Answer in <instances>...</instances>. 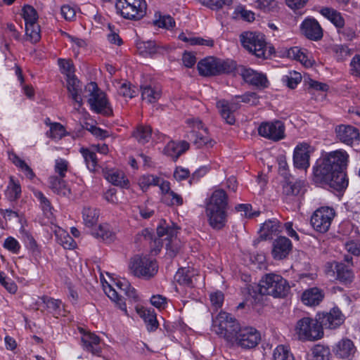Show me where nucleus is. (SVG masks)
Listing matches in <instances>:
<instances>
[{
  "label": "nucleus",
  "instance_id": "obj_42",
  "mask_svg": "<svg viewBox=\"0 0 360 360\" xmlns=\"http://www.w3.org/2000/svg\"><path fill=\"white\" fill-rule=\"evenodd\" d=\"M152 129L148 125H139L133 132V136L141 144H145L151 139Z\"/></svg>",
  "mask_w": 360,
  "mask_h": 360
},
{
  "label": "nucleus",
  "instance_id": "obj_21",
  "mask_svg": "<svg viewBox=\"0 0 360 360\" xmlns=\"http://www.w3.org/2000/svg\"><path fill=\"white\" fill-rule=\"evenodd\" d=\"M319 321L321 328L335 329L343 323L345 316L338 308H333L328 313L319 314Z\"/></svg>",
  "mask_w": 360,
  "mask_h": 360
},
{
  "label": "nucleus",
  "instance_id": "obj_47",
  "mask_svg": "<svg viewBox=\"0 0 360 360\" xmlns=\"http://www.w3.org/2000/svg\"><path fill=\"white\" fill-rule=\"evenodd\" d=\"M57 241L65 249L72 250L76 247V243L74 239L63 229H58L56 232Z\"/></svg>",
  "mask_w": 360,
  "mask_h": 360
},
{
  "label": "nucleus",
  "instance_id": "obj_41",
  "mask_svg": "<svg viewBox=\"0 0 360 360\" xmlns=\"http://www.w3.org/2000/svg\"><path fill=\"white\" fill-rule=\"evenodd\" d=\"M100 213L95 207H85L82 210V219L85 226L92 227L98 222Z\"/></svg>",
  "mask_w": 360,
  "mask_h": 360
},
{
  "label": "nucleus",
  "instance_id": "obj_26",
  "mask_svg": "<svg viewBox=\"0 0 360 360\" xmlns=\"http://www.w3.org/2000/svg\"><path fill=\"white\" fill-rule=\"evenodd\" d=\"M103 173L105 179L112 184L122 188H129V181L122 171L105 169L103 170Z\"/></svg>",
  "mask_w": 360,
  "mask_h": 360
},
{
  "label": "nucleus",
  "instance_id": "obj_46",
  "mask_svg": "<svg viewBox=\"0 0 360 360\" xmlns=\"http://www.w3.org/2000/svg\"><path fill=\"white\" fill-rule=\"evenodd\" d=\"M10 160L18 167L30 179H32L35 175L30 167L15 153L9 154Z\"/></svg>",
  "mask_w": 360,
  "mask_h": 360
},
{
  "label": "nucleus",
  "instance_id": "obj_33",
  "mask_svg": "<svg viewBox=\"0 0 360 360\" xmlns=\"http://www.w3.org/2000/svg\"><path fill=\"white\" fill-rule=\"evenodd\" d=\"M67 89L71 98L80 107L82 105V98L81 96L82 86L80 82L75 75L67 77Z\"/></svg>",
  "mask_w": 360,
  "mask_h": 360
},
{
  "label": "nucleus",
  "instance_id": "obj_17",
  "mask_svg": "<svg viewBox=\"0 0 360 360\" xmlns=\"http://www.w3.org/2000/svg\"><path fill=\"white\" fill-rule=\"evenodd\" d=\"M285 129L284 124L279 120L264 122L259 126L258 133L262 137L278 141L284 139Z\"/></svg>",
  "mask_w": 360,
  "mask_h": 360
},
{
  "label": "nucleus",
  "instance_id": "obj_36",
  "mask_svg": "<svg viewBox=\"0 0 360 360\" xmlns=\"http://www.w3.org/2000/svg\"><path fill=\"white\" fill-rule=\"evenodd\" d=\"M141 90L143 100L150 103L158 101L162 95L161 89L156 85H145L141 87Z\"/></svg>",
  "mask_w": 360,
  "mask_h": 360
},
{
  "label": "nucleus",
  "instance_id": "obj_50",
  "mask_svg": "<svg viewBox=\"0 0 360 360\" xmlns=\"http://www.w3.org/2000/svg\"><path fill=\"white\" fill-rule=\"evenodd\" d=\"M22 16L25 25L38 22L39 15L35 8L30 5H25L22 8Z\"/></svg>",
  "mask_w": 360,
  "mask_h": 360
},
{
  "label": "nucleus",
  "instance_id": "obj_15",
  "mask_svg": "<svg viewBox=\"0 0 360 360\" xmlns=\"http://www.w3.org/2000/svg\"><path fill=\"white\" fill-rule=\"evenodd\" d=\"M335 215V212L333 207H319L311 217V226L316 231L326 233L329 229Z\"/></svg>",
  "mask_w": 360,
  "mask_h": 360
},
{
  "label": "nucleus",
  "instance_id": "obj_22",
  "mask_svg": "<svg viewBox=\"0 0 360 360\" xmlns=\"http://www.w3.org/2000/svg\"><path fill=\"white\" fill-rule=\"evenodd\" d=\"M300 31L307 38L318 41L323 37V30L319 22L312 18H306L300 25Z\"/></svg>",
  "mask_w": 360,
  "mask_h": 360
},
{
  "label": "nucleus",
  "instance_id": "obj_45",
  "mask_svg": "<svg viewBox=\"0 0 360 360\" xmlns=\"http://www.w3.org/2000/svg\"><path fill=\"white\" fill-rule=\"evenodd\" d=\"M10 160L18 167L30 179H32L35 175L30 167L15 153L9 154Z\"/></svg>",
  "mask_w": 360,
  "mask_h": 360
},
{
  "label": "nucleus",
  "instance_id": "obj_37",
  "mask_svg": "<svg viewBox=\"0 0 360 360\" xmlns=\"http://www.w3.org/2000/svg\"><path fill=\"white\" fill-rule=\"evenodd\" d=\"M335 352L340 358H347L355 352V347L350 340L342 339L336 345Z\"/></svg>",
  "mask_w": 360,
  "mask_h": 360
},
{
  "label": "nucleus",
  "instance_id": "obj_20",
  "mask_svg": "<svg viewBox=\"0 0 360 360\" xmlns=\"http://www.w3.org/2000/svg\"><path fill=\"white\" fill-rule=\"evenodd\" d=\"M337 139L342 143L353 146L359 144L360 141V134L356 127L351 125L341 124L335 128Z\"/></svg>",
  "mask_w": 360,
  "mask_h": 360
},
{
  "label": "nucleus",
  "instance_id": "obj_24",
  "mask_svg": "<svg viewBox=\"0 0 360 360\" xmlns=\"http://www.w3.org/2000/svg\"><path fill=\"white\" fill-rule=\"evenodd\" d=\"M83 349L93 355L100 356L102 352L100 338L94 333H86L81 338Z\"/></svg>",
  "mask_w": 360,
  "mask_h": 360
},
{
  "label": "nucleus",
  "instance_id": "obj_6",
  "mask_svg": "<svg viewBox=\"0 0 360 360\" xmlns=\"http://www.w3.org/2000/svg\"><path fill=\"white\" fill-rule=\"evenodd\" d=\"M349 162L348 153L342 149L334 150L326 154L323 159L314 167V170L329 171V172H345Z\"/></svg>",
  "mask_w": 360,
  "mask_h": 360
},
{
  "label": "nucleus",
  "instance_id": "obj_5",
  "mask_svg": "<svg viewBox=\"0 0 360 360\" xmlns=\"http://www.w3.org/2000/svg\"><path fill=\"white\" fill-rule=\"evenodd\" d=\"M259 294L274 297H284L289 289L285 279L275 274H266L257 286Z\"/></svg>",
  "mask_w": 360,
  "mask_h": 360
},
{
  "label": "nucleus",
  "instance_id": "obj_58",
  "mask_svg": "<svg viewBox=\"0 0 360 360\" xmlns=\"http://www.w3.org/2000/svg\"><path fill=\"white\" fill-rule=\"evenodd\" d=\"M49 184L52 190H53L54 192L58 193H63V194H65V191H63L65 189V184L63 178L58 176H51L49 178Z\"/></svg>",
  "mask_w": 360,
  "mask_h": 360
},
{
  "label": "nucleus",
  "instance_id": "obj_51",
  "mask_svg": "<svg viewBox=\"0 0 360 360\" xmlns=\"http://www.w3.org/2000/svg\"><path fill=\"white\" fill-rule=\"evenodd\" d=\"M302 81V75L296 71L289 72L282 77V82L290 89H295Z\"/></svg>",
  "mask_w": 360,
  "mask_h": 360
},
{
  "label": "nucleus",
  "instance_id": "obj_53",
  "mask_svg": "<svg viewBox=\"0 0 360 360\" xmlns=\"http://www.w3.org/2000/svg\"><path fill=\"white\" fill-rule=\"evenodd\" d=\"M66 134L65 127L58 122L50 123V129L46 136L56 140L61 139Z\"/></svg>",
  "mask_w": 360,
  "mask_h": 360
},
{
  "label": "nucleus",
  "instance_id": "obj_32",
  "mask_svg": "<svg viewBox=\"0 0 360 360\" xmlns=\"http://www.w3.org/2000/svg\"><path fill=\"white\" fill-rule=\"evenodd\" d=\"M188 148L189 143L186 141H181L179 142L169 141L164 148V153L176 160Z\"/></svg>",
  "mask_w": 360,
  "mask_h": 360
},
{
  "label": "nucleus",
  "instance_id": "obj_19",
  "mask_svg": "<svg viewBox=\"0 0 360 360\" xmlns=\"http://www.w3.org/2000/svg\"><path fill=\"white\" fill-rule=\"evenodd\" d=\"M314 152V147L307 142L299 143L293 152L294 166L300 169L306 170L310 166V155Z\"/></svg>",
  "mask_w": 360,
  "mask_h": 360
},
{
  "label": "nucleus",
  "instance_id": "obj_40",
  "mask_svg": "<svg viewBox=\"0 0 360 360\" xmlns=\"http://www.w3.org/2000/svg\"><path fill=\"white\" fill-rule=\"evenodd\" d=\"M5 195L11 201L18 199L21 195L20 184L19 181L13 176L9 177V181L5 191Z\"/></svg>",
  "mask_w": 360,
  "mask_h": 360
},
{
  "label": "nucleus",
  "instance_id": "obj_18",
  "mask_svg": "<svg viewBox=\"0 0 360 360\" xmlns=\"http://www.w3.org/2000/svg\"><path fill=\"white\" fill-rule=\"evenodd\" d=\"M157 234L160 238L166 236L164 240L168 254L174 257L180 249L179 241L176 238L177 229L160 224L157 228Z\"/></svg>",
  "mask_w": 360,
  "mask_h": 360
},
{
  "label": "nucleus",
  "instance_id": "obj_48",
  "mask_svg": "<svg viewBox=\"0 0 360 360\" xmlns=\"http://www.w3.org/2000/svg\"><path fill=\"white\" fill-rule=\"evenodd\" d=\"M312 360H330L331 353L328 347L316 345L311 349Z\"/></svg>",
  "mask_w": 360,
  "mask_h": 360
},
{
  "label": "nucleus",
  "instance_id": "obj_49",
  "mask_svg": "<svg viewBox=\"0 0 360 360\" xmlns=\"http://www.w3.org/2000/svg\"><path fill=\"white\" fill-rule=\"evenodd\" d=\"M25 34L32 43H37L41 39V29L38 22L25 25Z\"/></svg>",
  "mask_w": 360,
  "mask_h": 360
},
{
  "label": "nucleus",
  "instance_id": "obj_39",
  "mask_svg": "<svg viewBox=\"0 0 360 360\" xmlns=\"http://www.w3.org/2000/svg\"><path fill=\"white\" fill-rule=\"evenodd\" d=\"M193 273L188 269H179L174 276V280L180 286L193 288L194 287L192 276Z\"/></svg>",
  "mask_w": 360,
  "mask_h": 360
},
{
  "label": "nucleus",
  "instance_id": "obj_52",
  "mask_svg": "<svg viewBox=\"0 0 360 360\" xmlns=\"http://www.w3.org/2000/svg\"><path fill=\"white\" fill-rule=\"evenodd\" d=\"M160 179L155 175H143L139 179V185L143 191H146L150 186H158Z\"/></svg>",
  "mask_w": 360,
  "mask_h": 360
},
{
  "label": "nucleus",
  "instance_id": "obj_30",
  "mask_svg": "<svg viewBox=\"0 0 360 360\" xmlns=\"http://www.w3.org/2000/svg\"><path fill=\"white\" fill-rule=\"evenodd\" d=\"M289 58L299 61L307 68L311 67L314 60L311 59V54L304 49L298 46H294L289 49L287 51Z\"/></svg>",
  "mask_w": 360,
  "mask_h": 360
},
{
  "label": "nucleus",
  "instance_id": "obj_38",
  "mask_svg": "<svg viewBox=\"0 0 360 360\" xmlns=\"http://www.w3.org/2000/svg\"><path fill=\"white\" fill-rule=\"evenodd\" d=\"M320 13L329 20L336 27L342 28L345 25V20L340 13L331 8H322Z\"/></svg>",
  "mask_w": 360,
  "mask_h": 360
},
{
  "label": "nucleus",
  "instance_id": "obj_7",
  "mask_svg": "<svg viewBox=\"0 0 360 360\" xmlns=\"http://www.w3.org/2000/svg\"><path fill=\"white\" fill-rule=\"evenodd\" d=\"M243 47L259 58H265L266 42L264 34L256 32H244L240 35Z\"/></svg>",
  "mask_w": 360,
  "mask_h": 360
},
{
  "label": "nucleus",
  "instance_id": "obj_28",
  "mask_svg": "<svg viewBox=\"0 0 360 360\" xmlns=\"http://www.w3.org/2000/svg\"><path fill=\"white\" fill-rule=\"evenodd\" d=\"M324 293L319 288L314 287L305 290L301 297L302 302L307 306H317L323 300Z\"/></svg>",
  "mask_w": 360,
  "mask_h": 360
},
{
  "label": "nucleus",
  "instance_id": "obj_2",
  "mask_svg": "<svg viewBox=\"0 0 360 360\" xmlns=\"http://www.w3.org/2000/svg\"><path fill=\"white\" fill-rule=\"evenodd\" d=\"M113 285H115L118 290L123 292L131 302H137L139 301V297L136 290L131 287L129 282L124 278H119L113 280L112 284H109L107 282L105 284L103 283V290L107 296L117 305L120 310L124 312V315L129 316L126 303L119 296V292Z\"/></svg>",
  "mask_w": 360,
  "mask_h": 360
},
{
  "label": "nucleus",
  "instance_id": "obj_62",
  "mask_svg": "<svg viewBox=\"0 0 360 360\" xmlns=\"http://www.w3.org/2000/svg\"><path fill=\"white\" fill-rule=\"evenodd\" d=\"M210 302L213 307H214L217 310L222 307L224 296L222 292L216 291L212 292L210 295Z\"/></svg>",
  "mask_w": 360,
  "mask_h": 360
},
{
  "label": "nucleus",
  "instance_id": "obj_13",
  "mask_svg": "<svg viewBox=\"0 0 360 360\" xmlns=\"http://www.w3.org/2000/svg\"><path fill=\"white\" fill-rule=\"evenodd\" d=\"M186 122L192 128L188 138L197 148L212 147L214 146L215 142L210 137L207 129L203 127L199 119H188Z\"/></svg>",
  "mask_w": 360,
  "mask_h": 360
},
{
  "label": "nucleus",
  "instance_id": "obj_14",
  "mask_svg": "<svg viewBox=\"0 0 360 360\" xmlns=\"http://www.w3.org/2000/svg\"><path fill=\"white\" fill-rule=\"evenodd\" d=\"M129 266L135 276L146 279L153 277L158 272L155 260L146 257H134Z\"/></svg>",
  "mask_w": 360,
  "mask_h": 360
},
{
  "label": "nucleus",
  "instance_id": "obj_1",
  "mask_svg": "<svg viewBox=\"0 0 360 360\" xmlns=\"http://www.w3.org/2000/svg\"><path fill=\"white\" fill-rule=\"evenodd\" d=\"M228 196L222 189L214 191L206 206L209 224L215 229H222L226 222Z\"/></svg>",
  "mask_w": 360,
  "mask_h": 360
},
{
  "label": "nucleus",
  "instance_id": "obj_29",
  "mask_svg": "<svg viewBox=\"0 0 360 360\" xmlns=\"http://www.w3.org/2000/svg\"><path fill=\"white\" fill-rule=\"evenodd\" d=\"M137 314L143 319L146 324L147 330L153 332L157 330L159 323L157 320L156 314L152 309H147L143 307H136Z\"/></svg>",
  "mask_w": 360,
  "mask_h": 360
},
{
  "label": "nucleus",
  "instance_id": "obj_59",
  "mask_svg": "<svg viewBox=\"0 0 360 360\" xmlns=\"http://www.w3.org/2000/svg\"><path fill=\"white\" fill-rule=\"evenodd\" d=\"M69 166V162L63 158H58L55 160L54 169L56 173L58 174L60 178H64L66 175Z\"/></svg>",
  "mask_w": 360,
  "mask_h": 360
},
{
  "label": "nucleus",
  "instance_id": "obj_63",
  "mask_svg": "<svg viewBox=\"0 0 360 360\" xmlns=\"http://www.w3.org/2000/svg\"><path fill=\"white\" fill-rule=\"evenodd\" d=\"M155 25L159 27L169 29L174 26L175 22L171 16L164 15L160 17L158 20H156Z\"/></svg>",
  "mask_w": 360,
  "mask_h": 360
},
{
  "label": "nucleus",
  "instance_id": "obj_54",
  "mask_svg": "<svg viewBox=\"0 0 360 360\" xmlns=\"http://www.w3.org/2000/svg\"><path fill=\"white\" fill-rule=\"evenodd\" d=\"M274 360H295L289 348L284 345H278L274 352Z\"/></svg>",
  "mask_w": 360,
  "mask_h": 360
},
{
  "label": "nucleus",
  "instance_id": "obj_12",
  "mask_svg": "<svg viewBox=\"0 0 360 360\" xmlns=\"http://www.w3.org/2000/svg\"><path fill=\"white\" fill-rule=\"evenodd\" d=\"M314 170V178L316 182L328 185L330 188L342 191L345 190L349 184V179L345 172H329V171Z\"/></svg>",
  "mask_w": 360,
  "mask_h": 360
},
{
  "label": "nucleus",
  "instance_id": "obj_27",
  "mask_svg": "<svg viewBox=\"0 0 360 360\" xmlns=\"http://www.w3.org/2000/svg\"><path fill=\"white\" fill-rule=\"evenodd\" d=\"M242 77L246 82L258 87L265 88L268 86V79L266 75L251 68H245Z\"/></svg>",
  "mask_w": 360,
  "mask_h": 360
},
{
  "label": "nucleus",
  "instance_id": "obj_56",
  "mask_svg": "<svg viewBox=\"0 0 360 360\" xmlns=\"http://www.w3.org/2000/svg\"><path fill=\"white\" fill-rule=\"evenodd\" d=\"M58 63L61 72L65 75L67 77L74 75L75 68L71 60L59 58L58 60Z\"/></svg>",
  "mask_w": 360,
  "mask_h": 360
},
{
  "label": "nucleus",
  "instance_id": "obj_57",
  "mask_svg": "<svg viewBox=\"0 0 360 360\" xmlns=\"http://www.w3.org/2000/svg\"><path fill=\"white\" fill-rule=\"evenodd\" d=\"M199 2L210 8L211 10L218 11L221 9L224 5H229L231 3V0H198Z\"/></svg>",
  "mask_w": 360,
  "mask_h": 360
},
{
  "label": "nucleus",
  "instance_id": "obj_31",
  "mask_svg": "<svg viewBox=\"0 0 360 360\" xmlns=\"http://www.w3.org/2000/svg\"><path fill=\"white\" fill-rule=\"evenodd\" d=\"M281 231V223L276 219L266 221L259 229L260 237L264 240L271 239Z\"/></svg>",
  "mask_w": 360,
  "mask_h": 360
},
{
  "label": "nucleus",
  "instance_id": "obj_44",
  "mask_svg": "<svg viewBox=\"0 0 360 360\" xmlns=\"http://www.w3.org/2000/svg\"><path fill=\"white\" fill-rule=\"evenodd\" d=\"M335 270L337 278L342 282H351L354 278V274L349 265L343 263H336Z\"/></svg>",
  "mask_w": 360,
  "mask_h": 360
},
{
  "label": "nucleus",
  "instance_id": "obj_3",
  "mask_svg": "<svg viewBox=\"0 0 360 360\" xmlns=\"http://www.w3.org/2000/svg\"><path fill=\"white\" fill-rule=\"evenodd\" d=\"M240 101L256 105L259 103V96L255 92H247L241 96H235L231 101L223 99L217 102V108L221 117L227 124H233L235 123L236 119L233 112L240 108Z\"/></svg>",
  "mask_w": 360,
  "mask_h": 360
},
{
  "label": "nucleus",
  "instance_id": "obj_64",
  "mask_svg": "<svg viewBox=\"0 0 360 360\" xmlns=\"http://www.w3.org/2000/svg\"><path fill=\"white\" fill-rule=\"evenodd\" d=\"M118 93L124 97L131 98L135 96L136 91L131 89V84L127 82H123L118 87Z\"/></svg>",
  "mask_w": 360,
  "mask_h": 360
},
{
  "label": "nucleus",
  "instance_id": "obj_61",
  "mask_svg": "<svg viewBox=\"0 0 360 360\" xmlns=\"http://www.w3.org/2000/svg\"><path fill=\"white\" fill-rule=\"evenodd\" d=\"M4 248L14 254H18L20 250V245L15 238L10 236L4 240Z\"/></svg>",
  "mask_w": 360,
  "mask_h": 360
},
{
  "label": "nucleus",
  "instance_id": "obj_55",
  "mask_svg": "<svg viewBox=\"0 0 360 360\" xmlns=\"http://www.w3.org/2000/svg\"><path fill=\"white\" fill-rule=\"evenodd\" d=\"M34 196L39 200L41 207L44 212V214L50 217L53 215L52 210L53 207L51 205L49 200L46 198V196L41 191H35Z\"/></svg>",
  "mask_w": 360,
  "mask_h": 360
},
{
  "label": "nucleus",
  "instance_id": "obj_60",
  "mask_svg": "<svg viewBox=\"0 0 360 360\" xmlns=\"http://www.w3.org/2000/svg\"><path fill=\"white\" fill-rule=\"evenodd\" d=\"M0 283L6 289V290L15 294L17 292L18 286L11 279L6 278L3 271H0Z\"/></svg>",
  "mask_w": 360,
  "mask_h": 360
},
{
  "label": "nucleus",
  "instance_id": "obj_8",
  "mask_svg": "<svg viewBox=\"0 0 360 360\" xmlns=\"http://www.w3.org/2000/svg\"><path fill=\"white\" fill-rule=\"evenodd\" d=\"M239 328L237 320L225 311H221L212 323L213 330L229 341L233 340Z\"/></svg>",
  "mask_w": 360,
  "mask_h": 360
},
{
  "label": "nucleus",
  "instance_id": "obj_35",
  "mask_svg": "<svg viewBox=\"0 0 360 360\" xmlns=\"http://www.w3.org/2000/svg\"><path fill=\"white\" fill-rule=\"evenodd\" d=\"M85 164L90 172H95L98 170L99 165L96 152L92 148H81L79 150Z\"/></svg>",
  "mask_w": 360,
  "mask_h": 360
},
{
  "label": "nucleus",
  "instance_id": "obj_16",
  "mask_svg": "<svg viewBox=\"0 0 360 360\" xmlns=\"http://www.w3.org/2000/svg\"><path fill=\"white\" fill-rule=\"evenodd\" d=\"M261 340L259 332L252 327H245L238 330L233 338L235 343L243 349L255 347Z\"/></svg>",
  "mask_w": 360,
  "mask_h": 360
},
{
  "label": "nucleus",
  "instance_id": "obj_11",
  "mask_svg": "<svg viewBox=\"0 0 360 360\" xmlns=\"http://www.w3.org/2000/svg\"><path fill=\"white\" fill-rule=\"evenodd\" d=\"M295 331L299 339L302 340H316L323 335L321 326L318 319L310 317H304L300 319L296 324Z\"/></svg>",
  "mask_w": 360,
  "mask_h": 360
},
{
  "label": "nucleus",
  "instance_id": "obj_10",
  "mask_svg": "<svg viewBox=\"0 0 360 360\" xmlns=\"http://www.w3.org/2000/svg\"><path fill=\"white\" fill-rule=\"evenodd\" d=\"M85 90L89 93L88 103L92 110L106 115L112 114V110L106 98V94L98 87L96 82L89 83L85 86Z\"/></svg>",
  "mask_w": 360,
  "mask_h": 360
},
{
  "label": "nucleus",
  "instance_id": "obj_25",
  "mask_svg": "<svg viewBox=\"0 0 360 360\" xmlns=\"http://www.w3.org/2000/svg\"><path fill=\"white\" fill-rule=\"evenodd\" d=\"M305 183L298 180L295 182H286L283 186V194L290 200L301 198L305 193Z\"/></svg>",
  "mask_w": 360,
  "mask_h": 360
},
{
  "label": "nucleus",
  "instance_id": "obj_4",
  "mask_svg": "<svg viewBox=\"0 0 360 360\" xmlns=\"http://www.w3.org/2000/svg\"><path fill=\"white\" fill-rule=\"evenodd\" d=\"M236 63L230 59L223 60L213 56L207 57L198 63V70L202 76L229 74L235 71Z\"/></svg>",
  "mask_w": 360,
  "mask_h": 360
},
{
  "label": "nucleus",
  "instance_id": "obj_9",
  "mask_svg": "<svg viewBox=\"0 0 360 360\" xmlns=\"http://www.w3.org/2000/svg\"><path fill=\"white\" fill-rule=\"evenodd\" d=\"M115 7L123 18L134 20L143 18L147 11L146 0H117Z\"/></svg>",
  "mask_w": 360,
  "mask_h": 360
},
{
  "label": "nucleus",
  "instance_id": "obj_23",
  "mask_svg": "<svg viewBox=\"0 0 360 360\" xmlns=\"http://www.w3.org/2000/svg\"><path fill=\"white\" fill-rule=\"evenodd\" d=\"M292 248V245L288 238L280 236L272 244L271 255L274 259L281 260L288 257Z\"/></svg>",
  "mask_w": 360,
  "mask_h": 360
},
{
  "label": "nucleus",
  "instance_id": "obj_43",
  "mask_svg": "<svg viewBox=\"0 0 360 360\" xmlns=\"http://www.w3.org/2000/svg\"><path fill=\"white\" fill-rule=\"evenodd\" d=\"M94 237L101 239L103 241H111L114 239V233L111 231L110 226L107 224H101L91 231Z\"/></svg>",
  "mask_w": 360,
  "mask_h": 360
},
{
  "label": "nucleus",
  "instance_id": "obj_34",
  "mask_svg": "<svg viewBox=\"0 0 360 360\" xmlns=\"http://www.w3.org/2000/svg\"><path fill=\"white\" fill-rule=\"evenodd\" d=\"M41 300L45 304L46 309L55 316H65L64 304L60 300H56L46 296L41 297Z\"/></svg>",
  "mask_w": 360,
  "mask_h": 360
}]
</instances>
